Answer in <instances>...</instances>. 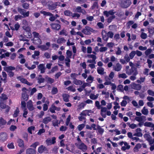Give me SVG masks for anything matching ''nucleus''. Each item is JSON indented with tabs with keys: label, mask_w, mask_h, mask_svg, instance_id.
Listing matches in <instances>:
<instances>
[{
	"label": "nucleus",
	"mask_w": 154,
	"mask_h": 154,
	"mask_svg": "<svg viewBox=\"0 0 154 154\" xmlns=\"http://www.w3.org/2000/svg\"><path fill=\"white\" fill-rule=\"evenodd\" d=\"M42 2L43 5L47 4L48 8L49 10H54V11H56L57 13H58L57 10L56 9L57 8L58 5H59V2H53L52 1H49L47 2L43 0Z\"/></svg>",
	"instance_id": "nucleus-1"
},
{
	"label": "nucleus",
	"mask_w": 154,
	"mask_h": 154,
	"mask_svg": "<svg viewBox=\"0 0 154 154\" xmlns=\"http://www.w3.org/2000/svg\"><path fill=\"white\" fill-rule=\"evenodd\" d=\"M115 13V12L113 10H111L109 11H104L103 14L104 15H105L107 17H109L107 19V22L108 23H110L112 20L116 17V16L114 15Z\"/></svg>",
	"instance_id": "nucleus-2"
},
{
	"label": "nucleus",
	"mask_w": 154,
	"mask_h": 154,
	"mask_svg": "<svg viewBox=\"0 0 154 154\" xmlns=\"http://www.w3.org/2000/svg\"><path fill=\"white\" fill-rule=\"evenodd\" d=\"M15 69V68L14 67L9 66L5 67V70L8 73V76L10 78H12L14 76V73L12 71L14 70Z\"/></svg>",
	"instance_id": "nucleus-3"
},
{
	"label": "nucleus",
	"mask_w": 154,
	"mask_h": 154,
	"mask_svg": "<svg viewBox=\"0 0 154 154\" xmlns=\"http://www.w3.org/2000/svg\"><path fill=\"white\" fill-rule=\"evenodd\" d=\"M28 91V90L26 88L24 87L22 88V91L23 92L21 94V99H23V100L27 101L29 99V95L28 94L26 91Z\"/></svg>",
	"instance_id": "nucleus-4"
},
{
	"label": "nucleus",
	"mask_w": 154,
	"mask_h": 154,
	"mask_svg": "<svg viewBox=\"0 0 154 154\" xmlns=\"http://www.w3.org/2000/svg\"><path fill=\"white\" fill-rule=\"evenodd\" d=\"M119 2L121 6L125 8L128 7L131 3L129 0H120Z\"/></svg>",
	"instance_id": "nucleus-5"
},
{
	"label": "nucleus",
	"mask_w": 154,
	"mask_h": 154,
	"mask_svg": "<svg viewBox=\"0 0 154 154\" xmlns=\"http://www.w3.org/2000/svg\"><path fill=\"white\" fill-rule=\"evenodd\" d=\"M120 145L122 146L121 149L122 151H125L127 149H128L130 148V146L126 142H122L119 143Z\"/></svg>",
	"instance_id": "nucleus-6"
},
{
	"label": "nucleus",
	"mask_w": 154,
	"mask_h": 154,
	"mask_svg": "<svg viewBox=\"0 0 154 154\" xmlns=\"http://www.w3.org/2000/svg\"><path fill=\"white\" fill-rule=\"evenodd\" d=\"M78 148L81 150L83 152H86L87 149V147L84 143H81L80 144H75Z\"/></svg>",
	"instance_id": "nucleus-7"
},
{
	"label": "nucleus",
	"mask_w": 154,
	"mask_h": 154,
	"mask_svg": "<svg viewBox=\"0 0 154 154\" xmlns=\"http://www.w3.org/2000/svg\"><path fill=\"white\" fill-rule=\"evenodd\" d=\"M23 29L26 31L24 33V35L27 38H29L31 37L30 32V29L29 26H24L23 27Z\"/></svg>",
	"instance_id": "nucleus-8"
},
{
	"label": "nucleus",
	"mask_w": 154,
	"mask_h": 154,
	"mask_svg": "<svg viewBox=\"0 0 154 154\" xmlns=\"http://www.w3.org/2000/svg\"><path fill=\"white\" fill-rule=\"evenodd\" d=\"M50 46V43L47 42L46 43L45 45H42L38 46V48H40L42 51L48 50Z\"/></svg>",
	"instance_id": "nucleus-9"
},
{
	"label": "nucleus",
	"mask_w": 154,
	"mask_h": 154,
	"mask_svg": "<svg viewBox=\"0 0 154 154\" xmlns=\"http://www.w3.org/2000/svg\"><path fill=\"white\" fill-rule=\"evenodd\" d=\"M27 107L28 110L30 111L35 109L32 101L31 100H29L27 103Z\"/></svg>",
	"instance_id": "nucleus-10"
},
{
	"label": "nucleus",
	"mask_w": 154,
	"mask_h": 154,
	"mask_svg": "<svg viewBox=\"0 0 154 154\" xmlns=\"http://www.w3.org/2000/svg\"><path fill=\"white\" fill-rule=\"evenodd\" d=\"M52 29L57 31L59 30L61 28V25L59 23H53L50 24Z\"/></svg>",
	"instance_id": "nucleus-11"
},
{
	"label": "nucleus",
	"mask_w": 154,
	"mask_h": 154,
	"mask_svg": "<svg viewBox=\"0 0 154 154\" xmlns=\"http://www.w3.org/2000/svg\"><path fill=\"white\" fill-rule=\"evenodd\" d=\"M8 138V135L5 132H2L0 133V141L4 142Z\"/></svg>",
	"instance_id": "nucleus-12"
},
{
	"label": "nucleus",
	"mask_w": 154,
	"mask_h": 154,
	"mask_svg": "<svg viewBox=\"0 0 154 154\" xmlns=\"http://www.w3.org/2000/svg\"><path fill=\"white\" fill-rule=\"evenodd\" d=\"M143 137L145 138L148 141L150 144H152L154 141V139H152L151 136L147 134H145L144 135Z\"/></svg>",
	"instance_id": "nucleus-13"
},
{
	"label": "nucleus",
	"mask_w": 154,
	"mask_h": 154,
	"mask_svg": "<svg viewBox=\"0 0 154 154\" xmlns=\"http://www.w3.org/2000/svg\"><path fill=\"white\" fill-rule=\"evenodd\" d=\"M48 149L47 148L43 145H41L39 146L38 149V152L42 154L45 151H48Z\"/></svg>",
	"instance_id": "nucleus-14"
},
{
	"label": "nucleus",
	"mask_w": 154,
	"mask_h": 154,
	"mask_svg": "<svg viewBox=\"0 0 154 154\" xmlns=\"http://www.w3.org/2000/svg\"><path fill=\"white\" fill-rule=\"evenodd\" d=\"M7 121L2 117L0 118V129L5 127V125L6 124Z\"/></svg>",
	"instance_id": "nucleus-15"
},
{
	"label": "nucleus",
	"mask_w": 154,
	"mask_h": 154,
	"mask_svg": "<svg viewBox=\"0 0 154 154\" xmlns=\"http://www.w3.org/2000/svg\"><path fill=\"white\" fill-rule=\"evenodd\" d=\"M92 112V111L91 110H86L82 111L81 113V114L85 116H86L87 115L88 116L91 115Z\"/></svg>",
	"instance_id": "nucleus-16"
},
{
	"label": "nucleus",
	"mask_w": 154,
	"mask_h": 154,
	"mask_svg": "<svg viewBox=\"0 0 154 154\" xmlns=\"http://www.w3.org/2000/svg\"><path fill=\"white\" fill-rule=\"evenodd\" d=\"M91 28L89 26H86L85 29H84L82 30V32L86 35H90L91 34L90 29Z\"/></svg>",
	"instance_id": "nucleus-17"
},
{
	"label": "nucleus",
	"mask_w": 154,
	"mask_h": 154,
	"mask_svg": "<svg viewBox=\"0 0 154 154\" xmlns=\"http://www.w3.org/2000/svg\"><path fill=\"white\" fill-rule=\"evenodd\" d=\"M38 70L41 71V73H43L45 72V64H40L38 66Z\"/></svg>",
	"instance_id": "nucleus-18"
},
{
	"label": "nucleus",
	"mask_w": 154,
	"mask_h": 154,
	"mask_svg": "<svg viewBox=\"0 0 154 154\" xmlns=\"http://www.w3.org/2000/svg\"><path fill=\"white\" fill-rule=\"evenodd\" d=\"M135 119L139 122H143L146 120V117L144 116H142L140 117H136Z\"/></svg>",
	"instance_id": "nucleus-19"
},
{
	"label": "nucleus",
	"mask_w": 154,
	"mask_h": 154,
	"mask_svg": "<svg viewBox=\"0 0 154 154\" xmlns=\"http://www.w3.org/2000/svg\"><path fill=\"white\" fill-rule=\"evenodd\" d=\"M26 154H36V150L32 148H28L26 150Z\"/></svg>",
	"instance_id": "nucleus-20"
},
{
	"label": "nucleus",
	"mask_w": 154,
	"mask_h": 154,
	"mask_svg": "<svg viewBox=\"0 0 154 154\" xmlns=\"http://www.w3.org/2000/svg\"><path fill=\"white\" fill-rule=\"evenodd\" d=\"M132 88L134 89L140 90L141 88V86L138 84H137L134 83L131 84Z\"/></svg>",
	"instance_id": "nucleus-21"
},
{
	"label": "nucleus",
	"mask_w": 154,
	"mask_h": 154,
	"mask_svg": "<svg viewBox=\"0 0 154 154\" xmlns=\"http://www.w3.org/2000/svg\"><path fill=\"white\" fill-rule=\"evenodd\" d=\"M136 132L135 133L134 135L137 136L138 137H141L142 136V134L141 132V129L140 128H137L136 130Z\"/></svg>",
	"instance_id": "nucleus-22"
},
{
	"label": "nucleus",
	"mask_w": 154,
	"mask_h": 154,
	"mask_svg": "<svg viewBox=\"0 0 154 154\" xmlns=\"http://www.w3.org/2000/svg\"><path fill=\"white\" fill-rule=\"evenodd\" d=\"M51 120V118L50 117L48 116L44 118L42 121V122L45 124H47Z\"/></svg>",
	"instance_id": "nucleus-23"
},
{
	"label": "nucleus",
	"mask_w": 154,
	"mask_h": 154,
	"mask_svg": "<svg viewBox=\"0 0 154 154\" xmlns=\"http://www.w3.org/2000/svg\"><path fill=\"white\" fill-rule=\"evenodd\" d=\"M103 38L105 41H107L108 39V36L105 30H103L102 32Z\"/></svg>",
	"instance_id": "nucleus-24"
},
{
	"label": "nucleus",
	"mask_w": 154,
	"mask_h": 154,
	"mask_svg": "<svg viewBox=\"0 0 154 154\" xmlns=\"http://www.w3.org/2000/svg\"><path fill=\"white\" fill-rule=\"evenodd\" d=\"M107 108L105 107H103L101 110V114L102 116L105 118L106 116V112H107Z\"/></svg>",
	"instance_id": "nucleus-25"
},
{
	"label": "nucleus",
	"mask_w": 154,
	"mask_h": 154,
	"mask_svg": "<svg viewBox=\"0 0 154 154\" xmlns=\"http://www.w3.org/2000/svg\"><path fill=\"white\" fill-rule=\"evenodd\" d=\"M17 142L19 147L21 148L24 147V143L23 141L22 140L20 139H18L17 140Z\"/></svg>",
	"instance_id": "nucleus-26"
},
{
	"label": "nucleus",
	"mask_w": 154,
	"mask_h": 154,
	"mask_svg": "<svg viewBox=\"0 0 154 154\" xmlns=\"http://www.w3.org/2000/svg\"><path fill=\"white\" fill-rule=\"evenodd\" d=\"M122 66L119 63H117L113 67L114 69L116 71L118 72L122 68Z\"/></svg>",
	"instance_id": "nucleus-27"
},
{
	"label": "nucleus",
	"mask_w": 154,
	"mask_h": 154,
	"mask_svg": "<svg viewBox=\"0 0 154 154\" xmlns=\"http://www.w3.org/2000/svg\"><path fill=\"white\" fill-rule=\"evenodd\" d=\"M58 108L54 104L51 105V107L49 108V110L50 112L52 113H55V110L57 109Z\"/></svg>",
	"instance_id": "nucleus-28"
},
{
	"label": "nucleus",
	"mask_w": 154,
	"mask_h": 154,
	"mask_svg": "<svg viewBox=\"0 0 154 154\" xmlns=\"http://www.w3.org/2000/svg\"><path fill=\"white\" fill-rule=\"evenodd\" d=\"M63 101L66 102L69 101V96L68 94H64L63 95Z\"/></svg>",
	"instance_id": "nucleus-29"
},
{
	"label": "nucleus",
	"mask_w": 154,
	"mask_h": 154,
	"mask_svg": "<svg viewBox=\"0 0 154 154\" xmlns=\"http://www.w3.org/2000/svg\"><path fill=\"white\" fill-rule=\"evenodd\" d=\"M0 101H5L8 99V97L5 94L3 93L2 94L1 96H0Z\"/></svg>",
	"instance_id": "nucleus-30"
},
{
	"label": "nucleus",
	"mask_w": 154,
	"mask_h": 154,
	"mask_svg": "<svg viewBox=\"0 0 154 154\" xmlns=\"http://www.w3.org/2000/svg\"><path fill=\"white\" fill-rule=\"evenodd\" d=\"M40 13L42 14L44 16H53V14L49 12L46 11H40Z\"/></svg>",
	"instance_id": "nucleus-31"
},
{
	"label": "nucleus",
	"mask_w": 154,
	"mask_h": 154,
	"mask_svg": "<svg viewBox=\"0 0 154 154\" xmlns=\"http://www.w3.org/2000/svg\"><path fill=\"white\" fill-rule=\"evenodd\" d=\"M17 78V79L20 81L22 83L26 84L27 80L26 79L23 78L22 76H18Z\"/></svg>",
	"instance_id": "nucleus-32"
},
{
	"label": "nucleus",
	"mask_w": 154,
	"mask_h": 154,
	"mask_svg": "<svg viewBox=\"0 0 154 154\" xmlns=\"http://www.w3.org/2000/svg\"><path fill=\"white\" fill-rule=\"evenodd\" d=\"M25 2L24 0H22L21 2L23 3L22 4L23 7L26 9H27L29 8V5L28 3H24Z\"/></svg>",
	"instance_id": "nucleus-33"
},
{
	"label": "nucleus",
	"mask_w": 154,
	"mask_h": 154,
	"mask_svg": "<svg viewBox=\"0 0 154 154\" xmlns=\"http://www.w3.org/2000/svg\"><path fill=\"white\" fill-rule=\"evenodd\" d=\"M141 112L143 114L145 115H147L149 113L148 109L146 108L145 106H144L143 107V109H142Z\"/></svg>",
	"instance_id": "nucleus-34"
},
{
	"label": "nucleus",
	"mask_w": 154,
	"mask_h": 154,
	"mask_svg": "<svg viewBox=\"0 0 154 154\" xmlns=\"http://www.w3.org/2000/svg\"><path fill=\"white\" fill-rule=\"evenodd\" d=\"M64 14L68 17H71L72 16V13L69 10H65L64 12Z\"/></svg>",
	"instance_id": "nucleus-35"
},
{
	"label": "nucleus",
	"mask_w": 154,
	"mask_h": 154,
	"mask_svg": "<svg viewBox=\"0 0 154 154\" xmlns=\"http://www.w3.org/2000/svg\"><path fill=\"white\" fill-rule=\"evenodd\" d=\"M80 116H79L78 117V119L80 121H82L84 120V123L85 124L86 122V119L85 118V116H84L82 115L81 113L80 114Z\"/></svg>",
	"instance_id": "nucleus-36"
},
{
	"label": "nucleus",
	"mask_w": 154,
	"mask_h": 154,
	"mask_svg": "<svg viewBox=\"0 0 154 154\" xmlns=\"http://www.w3.org/2000/svg\"><path fill=\"white\" fill-rule=\"evenodd\" d=\"M73 82L76 85H81L82 84V82L79 80L75 79L73 80Z\"/></svg>",
	"instance_id": "nucleus-37"
},
{
	"label": "nucleus",
	"mask_w": 154,
	"mask_h": 154,
	"mask_svg": "<svg viewBox=\"0 0 154 154\" xmlns=\"http://www.w3.org/2000/svg\"><path fill=\"white\" fill-rule=\"evenodd\" d=\"M60 121L58 122V120L56 119L55 120H54L52 121V124L53 126L55 127L56 126H58V125H59L60 123Z\"/></svg>",
	"instance_id": "nucleus-38"
},
{
	"label": "nucleus",
	"mask_w": 154,
	"mask_h": 154,
	"mask_svg": "<svg viewBox=\"0 0 154 154\" xmlns=\"http://www.w3.org/2000/svg\"><path fill=\"white\" fill-rule=\"evenodd\" d=\"M42 77V75H39V77L38 79V82L39 84H41L42 83L44 82L45 81V79L43 78H39L40 77Z\"/></svg>",
	"instance_id": "nucleus-39"
},
{
	"label": "nucleus",
	"mask_w": 154,
	"mask_h": 154,
	"mask_svg": "<svg viewBox=\"0 0 154 154\" xmlns=\"http://www.w3.org/2000/svg\"><path fill=\"white\" fill-rule=\"evenodd\" d=\"M97 71L98 73L101 75H103L106 73V72H104V69L102 67L98 68Z\"/></svg>",
	"instance_id": "nucleus-40"
},
{
	"label": "nucleus",
	"mask_w": 154,
	"mask_h": 154,
	"mask_svg": "<svg viewBox=\"0 0 154 154\" xmlns=\"http://www.w3.org/2000/svg\"><path fill=\"white\" fill-rule=\"evenodd\" d=\"M135 69L134 67H132L130 69L126 70V72L128 75H130L132 74L133 71Z\"/></svg>",
	"instance_id": "nucleus-41"
},
{
	"label": "nucleus",
	"mask_w": 154,
	"mask_h": 154,
	"mask_svg": "<svg viewBox=\"0 0 154 154\" xmlns=\"http://www.w3.org/2000/svg\"><path fill=\"white\" fill-rule=\"evenodd\" d=\"M2 73V76L4 78V79H3L2 78H1V80L4 81V82L5 83L7 77V74L4 71H3Z\"/></svg>",
	"instance_id": "nucleus-42"
},
{
	"label": "nucleus",
	"mask_w": 154,
	"mask_h": 154,
	"mask_svg": "<svg viewBox=\"0 0 154 154\" xmlns=\"http://www.w3.org/2000/svg\"><path fill=\"white\" fill-rule=\"evenodd\" d=\"M86 105V104L85 102L81 103L78 106V109H82L84 108Z\"/></svg>",
	"instance_id": "nucleus-43"
},
{
	"label": "nucleus",
	"mask_w": 154,
	"mask_h": 154,
	"mask_svg": "<svg viewBox=\"0 0 154 154\" xmlns=\"http://www.w3.org/2000/svg\"><path fill=\"white\" fill-rule=\"evenodd\" d=\"M39 143L38 142H35L34 143H32L31 146L30 147L33 148V149H35L36 147L39 145Z\"/></svg>",
	"instance_id": "nucleus-44"
},
{
	"label": "nucleus",
	"mask_w": 154,
	"mask_h": 154,
	"mask_svg": "<svg viewBox=\"0 0 154 154\" xmlns=\"http://www.w3.org/2000/svg\"><path fill=\"white\" fill-rule=\"evenodd\" d=\"M21 107L23 109L26 110V103L25 102V101H21Z\"/></svg>",
	"instance_id": "nucleus-45"
},
{
	"label": "nucleus",
	"mask_w": 154,
	"mask_h": 154,
	"mask_svg": "<svg viewBox=\"0 0 154 154\" xmlns=\"http://www.w3.org/2000/svg\"><path fill=\"white\" fill-rule=\"evenodd\" d=\"M5 101H0V107L2 109H5L6 107V105L5 103Z\"/></svg>",
	"instance_id": "nucleus-46"
},
{
	"label": "nucleus",
	"mask_w": 154,
	"mask_h": 154,
	"mask_svg": "<svg viewBox=\"0 0 154 154\" xmlns=\"http://www.w3.org/2000/svg\"><path fill=\"white\" fill-rule=\"evenodd\" d=\"M66 40L64 39L63 38H58L57 41V43L58 44L62 43L63 42L66 41Z\"/></svg>",
	"instance_id": "nucleus-47"
},
{
	"label": "nucleus",
	"mask_w": 154,
	"mask_h": 154,
	"mask_svg": "<svg viewBox=\"0 0 154 154\" xmlns=\"http://www.w3.org/2000/svg\"><path fill=\"white\" fill-rule=\"evenodd\" d=\"M141 147V145L140 144H137L135 146L134 149V151L135 152H137L139 149Z\"/></svg>",
	"instance_id": "nucleus-48"
},
{
	"label": "nucleus",
	"mask_w": 154,
	"mask_h": 154,
	"mask_svg": "<svg viewBox=\"0 0 154 154\" xmlns=\"http://www.w3.org/2000/svg\"><path fill=\"white\" fill-rule=\"evenodd\" d=\"M35 129V127L33 126H31L30 127H29L28 128V131L29 133L32 134V130L34 131Z\"/></svg>",
	"instance_id": "nucleus-49"
},
{
	"label": "nucleus",
	"mask_w": 154,
	"mask_h": 154,
	"mask_svg": "<svg viewBox=\"0 0 154 154\" xmlns=\"http://www.w3.org/2000/svg\"><path fill=\"white\" fill-rule=\"evenodd\" d=\"M66 54L67 55V57H68V58H71V57L72 54V52L71 51L69 50H67L66 52Z\"/></svg>",
	"instance_id": "nucleus-50"
},
{
	"label": "nucleus",
	"mask_w": 154,
	"mask_h": 154,
	"mask_svg": "<svg viewBox=\"0 0 154 154\" xmlns=\"http://www.w3.org/2000/svg\"><path fill=\"white\" fill-rule=\"evenodd\" d=\"M85 124L84 123L81 124L78 126V128L79 131H81L84 128Z\"/></svg>",
	"instance_id": "nucleus-51"
},
{
	"label": "nucleus",
	"mask_w": 154,
	"mask_h": 154,
	"mask_svg": "<svg viewBox=\"0 0 154 154\" xmlns=\"http://www.w3.org/2000/svg\"><path fill=\"white\" fill-rule=\"evenodd\" d=\"M19 112V110L18 108L14 111V114H13V116L14 117H17L18 116V114Z\"/></svg>",
	"instance_id": "nucleus-52"
},
{
	"label": "nucleus",
	"mask_w": 154,
	"mask_h": 154,
	"mask_svg": "<svg viewBox=\"0 0 154 154\" xmlns=\"http://www.w3.org/2000/svg\"><path fill=\"white\" fill-rule=\"evenodd\" d=\"M9 149H13L14 148V143L12 142L11 143H9L7 145Z\"/></svg>",
	"instance_id": "nucleus-53"
},
{
	"label": "nucleus",
	"mask_w": 154,
	"mask_h": 154,
	"mask_svg": "<svg viewBox=\"0 0 154 154\" xmlns=\"http://www.w3.org/2000/svg\"><path fill=\"white\" fill-rule=\"evenodd\" d=\"M52 94H55L57 93L58 90L57 88L53 87L52 90Z\"/></svg>",
	"instance_id": "nucleus-54"
},
{
	"label": "nucleus",
	"mask_w": 154,
	"mask_h": 154,
	"mask_svg": "<svg viewBox=\"0 0 154 154\" xmlns=\"http://www.w3.org/2000/svg\"><path fill=\"white\" fill-rule=\"evenodd\" d=\"M136 54L135 51H132L129 54V57L130 59H132Z\"/></svg>",
	"instance_id": "nucleus-55"
},
{
	"label": "nucleus",
	"mask_w": 154,
	"mask_h": 154,
	"mask_svg": "<svg viewBox=\"0 0 154 154\" xmlns=\"http://www.w3.org/2000/svg\"><path fill=\"white\" fill-rule=\"evenodd\" d=\"M140 37L143 39H145L147 37V35L146 34L143 32L140 35Z\"/></svg>",
	"instance_id": "nucleus-56"
},
{
	"label": "nucleus",
	"mask_w": 154,
	"mask_h": 154,
	"mask_svg": "<svg viewBox=\"0 0 154 154\" xmlns=\"http://www.w3.org/2000/svg\"><path fill=\"white\" fill-rule=\"evenodd\" d=\"M78 75L75 73H72L71 74L70 76L71 78L74 80L76 79V77Z\"/></svg>",
	"instance_id": "nucleus-57"
},
{
	"label": "nucleus",
	"mask_w": 154,
	"mask_h": 154,
	"mask_svg": "<svg viewBox=\"0 0 154 154\" xmlns=\"http://www.w3.org/2000/svg\"><path fill=\"white\" fill-rule=\"evenodd\" d=\"M118 76L119 78H121L123 79L126 78L127 77V76L125 73L119 74V75Z\"/></svg>",
	"instance_id": "nucleus-58"
},
{
	"label": "nucleus",
	"mask_w": 154,
	"mask_h": 154,
	"mask_svg": "<svg viewBox=\"0 0 154 154\" xmlns=\"http://www.w3.org/2000/svg\"><path fill=\"white\" fill-rule=\"evenodd\" d=\"M67 129V127L66 126H62L60 128V130L61 131H65Z\"/></svg>",
	"instance_id": "nucleus-59"
},
{
	"label": "nucleus",
	"mask_w": 154,
	"mask_h": 154,
	"mask_svg": "<svg viewBox=\"0 0 154 154\" xmlns=\"http://www.w3.org/2000/svg\"><path fill=\"white\" fill-rule=\"evenodd\" d=\"M45 132V130L44 128H42L39 130L37 133L38 135H41L42 133Z\"/></svg>",
	"instance_id": "nucleus-60"
},
{
	"label": "nucleus",
	"mask_w": 154,
	"mask_h": 154,
	"mask_svg": "<svg viewBox=\"0 0 154 154\" xmlns=\"http://www.w3.org/2000/svg\"><path fill=\"white\" fill-rule=\"evenodd\" d=\"M59 34L60 35H65L66 36L67 35V34L66 33V31L64 29L60 32Z\"/></svg>",
	"instance_id": "nucleus-61"
},
{
	"label": "nucleus",
	"mask_w": 154,
	"mask_h": 154,
	"mask_svg": "<svg viewBox=\"0 0 154 154\" xmlns=\"http://www.w3.org/2000/svg\"><path fill=\"white\" fill-rule=\"evenodd\" d=\"M22 16L20 15L15 16L14 17V20L16 21H18L19 19H21Z\"/></svg>",
	"instance_id": "nucleus-62"
},
{
	"label": "nucleus",
	"mask_w": 154,
	"mask_h": 154,
	"mask_svg": "<svg viewBox=\"0 0 154 154\" xmlns=\"http://www.w3.org/2000/svg\"><path fill=\"white\" fill-rule=\"evenodd\" d=\"M87 57L88 58H91L92 59H94V60H95L96 59V56L95 55L93 54H88L87 55Z\"/></svg>",
	"instance_id": "nucleus-63"
},
{
	"label": "nucleus",
	"mask_w": 154,
	"mask_h": 154,
	"mask_svg": "<svg viewBox=\"0 0 154 154\" xmlns=\"http://www.w3.org/2000/svg\"><path fill=\"white\" fill-rule=\"evenodd\" d=\"M128 125L129 127L132 129H134L137 127V125L134 124H129Z\"/></svg>",
	"instance_id": "nucleus-64"
}]
</instances>
